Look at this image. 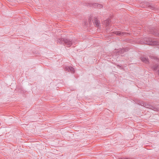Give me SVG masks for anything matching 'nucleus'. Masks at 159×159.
Returning <instances> with one entry per match:
<instances>
[{
	"mask_svg": "<svg viewBox=\"0 0 159 159\" xmlns=\"http://www.w3.org/2000/svg\"><path fill=\"white\" fill-rule=\"evenodd\" d=\"M65 70L68 71V72H70L71 73H74L75 70L74 68L71 66H66L65 68Z\"/></svg>",
	"mask_w": 159,
	"mask_h": 159,
	"instance_id": "20e7f679",
	"label": "nucleus"
},
{
	"mask_svg": "<svg viewBox=\"0 0 159 159\" xmlns=\"http://www.w3.org/2000/svg\"><path fill=\"white\" fill-rule=\"evenodd\" d=\"M141 59L142 61L145 63H147L148 62V59L147 57H141Z\"/></svg>",
	"mask_w": 159,
	"mask_h": 159,
	"instance_id": "6e6552de",
	"label": "nucleus"
},
{
	"mask_svg": "<svg viewBox=\"0 0 159 159\" xmlns=\"http://www.w3.org/2000/svg\"><path fill=\"white\" fill-rule=\"evenodd\" d=\"M158 74L159 75V70H158Z\"/></svg>",
	"mask_w": 159,
	"mask_h": 159,
	"instance_id": "4468645a",
	"label": "nucleus"
},
{
	"mask_svg": "<svg viewBox=\"0 0 159 159\" xmlns=\"http://www.w3.org/2000/svg\"><path fill=\"white\" fill-rule=\"evenodd\" d=\"M126 49H122V50H121V52H125L126 51Z\"/></svg>",
	"mask_w": 159,
	"mask_h": 159,
	"instance_id": "ddd939ff",
	"label": "nucleus"
},
{
	"mask_svg": "<svg viewBox=\"0 0 159 159\" xmlns=\"http://www.w3.org/2000/svg\"><path fill=\"white\" fill-rule=\"evenodd\" d=\"M141 105L143 106L144 107L146 108L151 109L155 111H158L157 108L152 107L150 104L143 102L142 103Z\"/></svg>",
	"mask_w": 159,
	"mask_h": 159,
	"instance_id": "7ed1b4c3",
	"label": "nucleus"
},
{
	"mask_svg": "<svg viewBox=\"0 0 159 159\" xmlns=\"http://www.w3.org/2000/svg\"><path fill=\"white\" fill-rule=\"evenodd\" d=\"M94 23L97 27H99L100 26V24L99 21L96 18H95L94 20Z\"/></svg>",
	"mask_w": 159,
	"mask_h": 159,
	"instance_id": "423d86ee",
	"label": "nucleus"
},
{
	"mask_svg": "<svg viewBox=\"0 0 159 159\" xmlns=\"http://www.w3.org/2000/svg\"><path fill=\"white\" fill-rule=\"evenodd\" d=\"M57 43L61 44H65V45H66L68 47H70L73 43L72 40H71L68 39L60 38L57 41Z\"/></svg>",
	"mask_w": 159,
	"mask_h": 159,
	"instance_id": "f257e3e1",
	"label": "nucleus"
},
{
	"mask_svg": "<svg viewBox=\"0 0 159 159\" xmlns=\"http://www.w3.org/2000/svg\"><path fill=\"white\" fill-rule=\"evenodd\" d=\"M148 7L152 10H156L157 9V6H156L153 5L149 4L148 6Z\"/></svg>",
	"mask_w": 159,
	"mask_h": 159,
	"instance_id": "1a4fd4ad",
	"label": "nucleus"
},
{
	"mask_svg": "<svg viewBox=\"0 0 159 159\" xmlns=\"http://www.w3.org/2000/svg\"><path fill=\"white\" fill-rule=\"evenodd\" d=\"M145 44L150 45H155L159 44V42L155 41L151 39H148L145 43Z\"/></svg>",
	"mask_w": 159,
	"mask_h": 159,
	"instance_id": "f03ea898",
	"label": "nucleus"
},
{
	"mask_svg": "<svg viewBox=\"0 0 159 159\" xmlns=\"http://www.w3.org/2000/svg\"><path fill=\"white\" fill-rule=\"evenodd\" d=\"M93 6L95 7H97L99 8H101L102 7V5L100 4H98V3H93Z\"/></svg>",
	"mask_w": 159,
	"mask_h": 159,
	"instance_id": "0eeeda50",
	"label": "nucleus"
},
{
	"mask_svg": "<svg viewBox=\"0 0 159 159\" xmlns=\"http://www.w3.org/2000/svg\"><path fill=\"white\" fill-rule=\"evenodd\" d=\"M111 21L110 20H106L104 21V24L106 26H108L110 23Z\"/></svg>",
	"mask_w": 159,
	"mask_h": 159,
	"instance_id": "9d476101",
	"label": "nucleus"
},
{
	"mask_svg": "<svg viewBox=\"0 0 159 159\" xmlns=\"http://www.w3.org/2000/svg\"><path fill=\"white\" fill-rule=\"evenodd\" d=\"M115 34L117 35H123L125 34L123 32H121L120 31H116L115 33Z\"/></svg>",
	"mask_w": 159,
	"mask_h": 159,
	"instance_id": "9b49d317",
	"label": "nucleus"
},
{
	"mask_svg": "<svg viewBox=\"0 0 159 159\" xmlns=\"http://www.w3.org/2000/svg\"><path fill=\"white\" fill-rule=\"evenodd\" d=\"M159 68V64L153 65L152 66V68L154 70H156L158 68Z\"/></svg>",
	"mask_w": 159,
	"mask_h": 159,
	"instance_id": "f8f14e48",
	"label": "nucleus"
},
{
	"mask_svg": "<svg viewBox=\"0 0 159 159\" xmlns=\"http://www.w3.org/2000/svg\"><path fill=\"white\" fill-rule=\"evenodd\" d=\"M152 34H154L155 35L158 36H159V31L156 29H154L153 32L151 31L150 32Z\"/></svg>",
	"mask_w": 159,
	"mask_h": 159,
	"instance_id": "39448f33",
	"label": "nucleus"
}]
</instances>
